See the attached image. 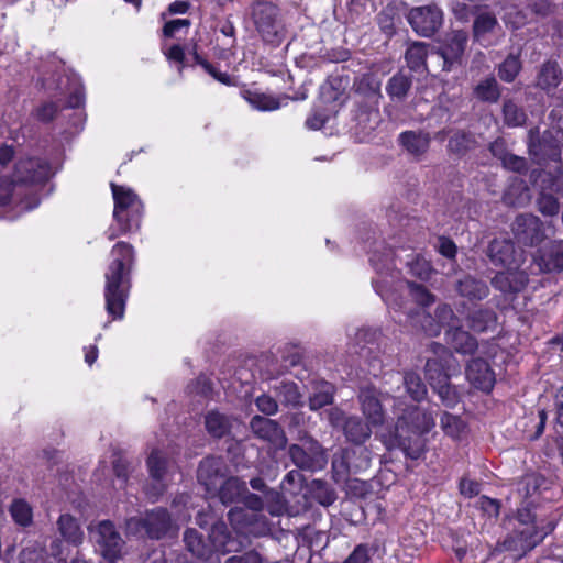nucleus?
Listing matches in <instances>:
<instances>
[{
  "instance_id": "nucleus-61",
  "label": "nucleus",
  "mask_w": 563,
  "mask_h": 563,
  "mask_svg": "<svg viewBox=\"0 0 563 563\" xmlns=\"http://www.w3.org/2000/svg\"><path fill=\"white\" fill-rule=\"evenodd\" d=\"M409 267L410 272L421 279H428L432 272L431 264L423 258H417L416 261H412L409 263Z\"/></svg>"
},
{
  "instance_id": "nucleus-4",
  "label": "nucleus",
  "mask_w": 563,
  "mask_h": 563,
  "mask_svg": "<svg viewBox=\"0 0 563 563\" xmlns=\"http://www.w3.org/2000/svg\"><path fill=\"white\" fill-rule=\"evenodd\" d=\"M531 505L530 501H526L522 507L518 508L517 525L503 542L505 550L526 553L553 531L554 525L552 522L541 528L536 525V515L531 511Z\"/></svg>"
},
{
  "instance_id": "nucleus-9",
  "label": "nucleus",
  "mask_w": 563,
  "mask_h": 563,
  "mask_svg": "<svg viewBox=\"0 0 563 563\" xmlns=\"http://www.w3.org/2000/svg\"><path fill=\"white\" fill-rule=\"evenodd\" d=\"M96 551L109 563H115L122 556L124 540L110 520H102L90 528Z\"/></svg>"
},
{
  "instance_id": "nucleus-5",
  "label": "nucleus",
  "mask_w": 563,
  "mask_h": 563,
  "mask_svg": "<svg viewBox=\"0 0 563 563\" xmlns=\"http://www.w3.org/2000/svg\"><path fill=\"white\" fill-rule=\"evenodd\" d=\"M124 530L126 536L162 540L168 537H175L177 526L166 508L155 507L144 511L140 516L126 518L124 521Z\"/></svg>"
},
{
  "instance_id": "nucleus-3",
  "label": "nucleus",
  "mask_w": 563,
  "mask_h": 563,
  "mask_svg": "<svg viewBox=\"0 0 563 563\" xmlns=\"http://www.w3.org/2000/svg\"><path fill=\"white\" fill-rule=\"evenodd\" d=\"M130 249H124L110 264L106 274V309L113 319H122L130 289Z\"/></svg>"
},
{
  "instance_id": "nucleus-32",
  "label": "nucleus",
  "mask_w": 563,
  "mask_h": 563,
  "mask_svg": "<svg viewBox=\"0 0 563 563\" xmlns=\"http://www.w3.org/2000/svg\"><path fill=\"white\" fill-rule=\"evenodd\" d=\"M205 424L208 433L213 438H223L232 427L230 417L213 410L206 415Z\"/></svg>"
},
{
  "instance_id": "nucleus-39",
  "label": "nucleus",
  "mask_w": 563,
  "mask_h": 563,
  "mask_svg": "<svg viewBox=\"0 0 563 563\" xmlns=\"http://www.w3.org/2000/svg\"><path fill=\"white\" fill-rule=\"evenodd\" d=\"M448 361L438 358H428L426 363V378L431 387L449 380L445 364Z\"/></svg>"
},
{
  "instance_id": "nucleus-54",
  "label": "nucleus",
  "mask_w": 563,
  "mask_h": 563,
  "mask_svg": "<svg viewBox=\"0 0 563 563\" xmlns=\"http://www.w3.org/2000/svg\"><path fill=\"white\" fill-rule=\"evenodd\" d=\"M44 551L37 545L25 547L19 555L20 563H43Z\"/></svg>"
},
{
  "instance_id": "nucleus-64",
  "label": "nucleus",
  "mask_w": 563,
  "mask_h": 563,
  "mask_svg": "<svg viewBox=\"0 0 563 563\" xmlns=\"http://www.w3.org/2000/svg\"><path fill=\"white\" fill-rule=\"evenodd\" d=\"M191 22L188 19H175L165 23L163 34L165 37H173L180 29H188Z\"/></svg>"
},
{
  "instance_id": "nucleus-27",
  "label": "nucleus",
  "mask_w": 563,
  "mask_h": 563,
  "mask_svg": "<svg viewBox=\"0 0 563 563\" xmlns=\"http://www.w3.org/2000/svg\"><path fill=\"white\" fill-rule=\"evenodd\" d=\"M456 291L471 301H479L489 295L488 285L474 276L466 275L455 285Z\"/></svg>"
},
{
  "instance_id": "nucleus-7",
  "label": "nucleus",
  "mask_w": 563,
  "mask_h": 563,
  "mask_svg": "<svg viewBox=\"0 0 563 563\" xmlns=\"http://www.w3.org/2000/svg\"><path fill=\"white\" fill-rule=\"evenodd\" d=\"M290 461L301 471L317 472L328 464L324 448L307 430H298L297 443L288 445Z\"/></svg>"
},
{
  "instance_id": "nucleus-26",
  "label": "nucleus",
  "mask_w": 563,
  "mask_h": 563,
  "mask_svg": "<svg viewBox=\"0 0 563 563\" xmlns=\"http://www.w3.org/2000/svg\"><path fill=\"white\" fill-rule=\"evenodd\" d=\"M445 341L446 344L460 354H473L478 346L477 340L459 324L446 329Z\"/></svg>"
},
{
  "instance_id": "nucleus-55",
  "label": "nucleus",
  "mask_w": 563,
  "mask_h": 563,
  "mask_svg": "<svg viewBox=\"0 0 563 563\" xmlns=\"http://www.w3.org/2000/svg\"><path fill=\"white\" fill-rule=\"evenodd\" d=\"M253 107L260 111H273L280 107L279 101L271 96L256 95L251 99Z\"/></svg>"
},
{
  "instance_id": "nucleus-62",
  "label": "nucleus",
  "mask_w": 563,
  "mask_h": 563,
  "mask_svg": "<svg viewBox=\"0 0 563 563\" xmlns=\"http://www.w3.org/2000/svg\"><path fill=\"white\" fill-rule=\"evenodd\" d=\"M335 82L336 79L331 80L321 87V97L324 102H343L340 100L342 92L334 86Z\"/></svg>"
},
{
  "instance_id": "nucleus-16",
  "label": "nucleus",
  "mask_w": 563,
  "mask_h": 563,
  "mask_svg": "<svg viewBox=\"0 0 563 563\" xmlns=\"http://www.w3.org/2000/svg\"><path fill=\"white\" fill-rule=\"evenodd\" d=\"M208 538L209 544L212 548V554L214 552L221 554L238 552L242 548V543L233 537L225 522L221 520L211 525Z\"/></svg>"
},
{
  "instance_id": "nucleus-37",
  "label": "nucleus",
  "mask_w": 563,
  "mask_h": 563,
  "mask_svg": "<svg viewBox=\"0 0 563 563\" xmlns=\"http://www.w3.org/2000/svg\"><path fill=\"white\" fill-rule=\"evenodd\" d=\"M474 96L485 102L494 103L500 97L499 85L494 76L486 77L474 87Z\"/></svg>"
},
{
  "instance_id": "nucleus-47",
  "label": "nucleus",
  "mask_w": 563,
  "mask_h": 563,
  "mask_svg": "<svg viewBox=\"0 0 563 563\" xmlns=\"http://www.w3.org/2000/svg\"><path fill=\"white\" fill-rule=\"evenodd\" d=\"M542 478L536 474H527L525 475L520 482L518 483L517 490L518 494L528 499L532 497L539 489L541 485Z\"/></svg>"
},
{
  "instance_id": "nucleus-1",
  "label": "nucleus",
  "mask_w": 563,
  "mask_h": 563,
  "mask_svg": "<svg viewBox=\"0 0 563 563\" xmlns=\"http://www.w3.org/2000/svg\"><path fill=\"white\" fill-rule=\"evenodd\" d=\"M52 175L48 163L38 157H23L14 164L12 178L0 177V207L9 208L14 219L40 205L32 186L44 184Z\"/></svg>"
},
{
  "instance_id": "nucleus-13",
  "label": "nucleus",
  "mask_w": 563,
  "mask_h": 563,
  "mask_svg": "<svg viewBox=\"0 0 563 563\" xmlns=\"http://www.w3.org/2000/svg\"><path fill=\"white\" fill-rule=\"evenodd\" d=\"M443 13L435 4L412 8L408 13L411 27L422 36L433 35L442 25Z\"/></svg>"
},
{
  "instance_id": "nucleus-31",
  "label": "nucleus",
  "mask_w": 563,
  "mask_h": 563,
  "mask_svg": "<svg viewBox=\"0 0 563 563\" xmlns=\"http://www.w3.org/2000/svg\"><path fill=\"white\" fill-rule=\"evenodd\" d=\"M335 388L331 383L321 380L314 382L312 393L309 396V408L318 410L324 406L331 405L333 401Z\"/></svg>"
},
{
  "instance_id": "nucleus-25",
  "label": "nucleus",
  "mask_w": 563,
  "mask_h": 563,
  "mask_svg": "<svg viewBox=\"0 0 563 563\" xmlns=\"http://www.w3.org/2000/svg\"><path fill=\"white\" fill-rule=\"evenodd\" d=\"M186 550L196 559L206 562L212 558V548L195 528H187L183 534Z\"/></svg>"
},
{
  "instance_id": "nucleus-59",
  "label": "nucleus",
  "mask_w": 563,
  "mask_h": 563,
  "mask_svg": "<svg viewBox=\"0 0 563 563\" xmlns=\"http://www.w3.org/2000/svg\"><path fill=\"white\" fill-rule=\"evenodd\" d=\"M501 164L506 169L516 173H525L527 170L526 159L515 154L508 153L506 157L501 161Z\"/></svg>"
},
{
  "instance_id": "nucleus-20",
  "label": "nucleus",
  "mask_w": 563,
  "mask_h": 563,
  "mask_svg": "<svg viewBox=\"0 0 563 563\" xmlns=\"http://www.w3.org/2000/svg\"><path fill=\"white\" fill-rule=\"evenodd\" d=\"M528 282V274L525 271H505L495 275L492 285L497 290L509 294L521 291Z\"/></svg>"
},
{
  "instance_id": "nucleus-36",
  "label": "nucleus",
  "mask_w": 563,
  "mask_h": 563,
  "mask_svg": "<svg viewBox=\"0 0 563 563\" xmlns=\"http://www.w3.org/2000/svg\"><path fill=\"white\" fill-rule=\"evenodd\" d=\"M411 84V76L397 73L388 80L386 92L393 100H402L410 90Z\"/></svg>"
},
{
  "instance_id": "nucleus-57",
  "label": "nucleus",
  "mask_w": 563,
  "mask_h": 563,
  "mask_svg": "<svg viewBox=\"0 0 563 563\" xmlns=\"http://www.w3.org/2000/svg\"><path fill=\"white\" fill-rule=\"evenodd\" d=\"M255 405L257 409L266 416L275 415L278 410V404L275 398L266 394L258 396L255 400Z\"/></svg>"
},
{
  "instance_id": "nucleus-8",
  "label": "nucleus",
  "mask_w": 563,
  "mask_h": 563,
  "mask_svg": "<svg viewBox=\"0 0 563 563\" xmlns=\"http://www.w3.org/2000/svg\"><path fill=\"white\" fill-rule=\"evenodd\" d=\"M253 20L264 42L278 46L286 30L279 19V9L271 2H258L253 9Z\"/></svg>"
},
{
  "instance_id": "nucleus-34",
  "label": "nucleus",
  "mask_w": 563,
  "mask_h": 563,
  "mask_svg": "<svg viewBox=\"0 0 563 563\" xmlns=\"http://www.w3.org/2000/svg\"><path fill=\"white\" fill-rule=\"evenodd\" d=\"M497 316L492 309H478L467 316V325L475 332H486L496 325Z\"/></svg>"
},
{
  "instance_id": "nucleus-53",
  "label": "nucleus",
  "mask_w": 563,
  "mask_h": 563,
  "mask_svg": "<svg viewBox=\"0 0 563 563\" xmlns=\"http://www.w3.org/2000/svg\"><path fill=\"white\" fill-rule=\"evenodd\" d=\"M113 472L118 479L121 481V486L128 482L130 473V463L122 453L115 452L112 461Z\"/></svg>"
},
{
  "instance_id": "nucleus-28",
  "label": "nucleus",
  "mask_w": 563,
  "mask_h": 563,
  "mask_svg": "<svg viewBox=\"0 0 563 563\" xmlns=\"http://www.w3.org/2000/svg\"><path fill=\"white\" fill-rule=\"evenodd\" d=\"M56 526L60 537L66 543L73 545L81 544L84 531L75 517L69 514H63L58 517Z\"/></svg>"
},
{
  "instance_id": "nucleus-49",
  "label": "nucleus",
  "mask_w": 563,
  "mask_h": 563,
  "mask_svg": "<svg viewBox=\"0 0 563 563\" xmlns=\"http://www.w3.org/2000/svg\"><path fill=\"white\" fill-rule=\"evenodd\" d=\"M544 190L545 189L542 188V192L538 198V209L544 216H555L559 213L560 203L554 196L544 192Z\"/></svg>"
},
{
  "instance_id": "nucleus-14",
  "label": "nucleus",
  "mask_w": 563,
  "mask_h": 563,
  "mask_svg": "<svg viewBox=\"0 0 563 563\" xmlns=\"http://www.w3.org/2000/svg\"><path fill=\"white\" fill-rule=\"evenodd\" d=\"M516 243L522 246H538L543 241L542 222L533 214H520L512 223Z\"/></svg>"
},
{
  "instance_id": "nucleus-10",
  "label": "nucleus",
  "mask_w": 563,
  "mask_h": 563,
  "mask_svg": "<svg viewBox=\"0 0 563 563\" xmlns=\"http://www.w3.org/2000/svg\"><path fill=\"white\" fill-rule=\"evenodd\" d=\"M394 397L395 396H390L388 393H383L374 386L361 388L357 396L360 408L364 418L368 423L373 424L374 428L385 424L387 412L383 404L390 398L394 400Z\"/></svg>"
},
{
  "instance_id": "nucleus-50",
  "label": "nucleus",
  "mask_w": 563,
  "mask_h": 563,
  "mask_svg": "<svg viewBox=\"0 0 563 563\" xmlns=\"http://www.w3.org/2000/svg\"><path fill=\"white\" fill-rule=\"evenodd\" d=\"M409 292L412 298L420 306L424 308L434 301L433 295H431L422 285L416 283H408Z\"/></svg>"
},
{
  "instance_id": "nucleus-17",
  "label": "nucleus",
  "mask_w": 563,
  "mask_h": 563,
  "mask_svg": "<svg viewBox=\"0 0 563 563\" xmlns=\"http://www.w3.org/2000/svg\"><path fill=\"white\" fill-rule=\"evenodd\" d=\"M466 378L473 387L485 393L490 391L496 382L494 372L483 358H473L467 364Z\"/></svg>"
},
{
  "instance_id": "nucleus-19",
  "label": "nucleus",
  "mask_w": 563,
  "mask_h": 563,
  "mask_svg": "<svg viewBox=\"0 0 563 563\" xmlns=\"http://www.w3.org/2000/svg\"><path fill=\"white\" fill-rule=\"evenodd\" d=\"M563 80V73L556 60L549 59L541 64L536 77V87L553 92Z\"/></svg>"
},
{
  "instance_id": "nucleus-46",
  "label": "nucleus",
  "mask_w": 563,
  "mask_h": 563,
  "mask_svg": "<svg viewBox=\"0 0 563 563\" xmlns=\"http://www.w3.org/2000/svg\"><path fill=\"white\" fill-rule=\"evenodd\" d=\"M432 389L438 394L442 404L445 407L453 408L460 401V396L454 386H452L449 380L441 383L439 385H434Z\"/></svg>"
},
{
  "instance_id": "nucleus-33",
  "label": "nucleus",
  "mask_w": 563,
  "mask_h": 563,
  "mask_svg": "<svg viewBox=\"0 0 563 563\" xmlns=\"http://www.w3.org/2000/svg\"><path fill=\"white\" fill-rule=\"evenodd\" d=\"M409 319L413 327L419 328L429 336H437L441 332V325L435 317L428 313L424 308H417L415 312L409 313Z\"/></svg>"
},
{
  "instance_id": "nucleus-41",
  "label": "nucleus",
  "mask_w": 563,
  "mask_h": 563,
  "mask_svg": "<svg viewBox=\"0 0 563 563\" xmlns=\"http://www.w3.org/2000/svg\"><path fill=\"white\" fill-rule=\"evenodd\" d=\"M10 514L15 523L29 527L33 522L32 507L24 499H15L10 506Z\"/></svg>"
},
{
  "instance_id": "nucleus-52",
  "label": "nucleus",
  "mask_w": 563,
  "mask_h": 563,
  "mask_svg": "<svg viewBox=\"0 0 563 563\" xmlns=\"http://www.w3.org/2000/svg\"><path fill=\"white\" fill-rule=\"evenodd\" d=\"M435 319L441 325V329L443 327L450 329L459 324V320L449 305H441L437 308Z\"/></svg>"
},
{
  "instance_id": "nucleus-38",
  "label": "nucleus",
  "mask_w": 563,
  "mask_h": 563,
  "mask_svg": "<svg viewBox=\"0 0 563 563\" xmlns=\"http://www.w3.org/2000/svg\"><path fill=\"white\" fill-rule=\"evenodd\" d=\"M406 393L415 401H421L427 396V387L421 377L415 372H406L402 377Z\"/></svg>"
},
{
  "instance_id": "nucleus-44",
  "label": "nucleus",
  "mask_w": 563,
  "mask_h": 563,
  "mask_svg": "<svg viewBox=\"0 0 563 563\" xmlns=\"http://www.w3.org/2000/svg\"><path fill=\"white\" fill-rule=\"evenodd\" d=\"M440 424L444 433L453 439H457L465 430L464 421L454 415L443 412L440 419Z\"/></svg>"
},
{
  "instance_id": "nucleus-42",
  "label": "nucleus",
  "mask_w": 563,
  "mask_h": 563,
  "mask_svg": "<svg viewBox=\"0 0 563 563\" xmlns=\"http://www.w3.org/2000/svg\"><path fill=\"white\" fill-rule=\"evenodd\" d=\"M475 143L476 141L471 133L459 131L450 137L448 150L449 152L461 156L473 148Z\"/></svg>"
},
{
  "instance_id": "nucleus-2",
  "label": "nucleus",
  "mask_w": 563,
  "mask_h": 563,
  "mask_svg": "<svg viewBox=\"0 0 563 563\" xmlns=\"http://www.w3.org/2000/svg\"><path fill=\"white\" fill-rule=\"evenodd\" d=\"M393 412L396 422L383 437L387 450H401L411 460H418L424 452L423 434L435 426L431 412L416 405L406 404L400 396L394 397Z\"/></svg>"
},
{
  "instance_id": "nucleus-58",
  "label": "nucleus",
  "mask_w": 563,
  "mask_h": 563,
  "mask_svg": "<svg viewBox=\"0 0 563 563\" xmlns=\"http://www.w3.org/2000/svg\"><path fill=\"white\" fill-rule=\"evenodd\" d=\"M51 555L58 563H66L69 556L68 545L65 544V541L60 539H54L49 545Z\"/></svg>"
},
{
  "instance_id": "nucleus-18",
  "label": "nucleus",
  "mask_w": 563,
  "mask_h": 563,
  "mask_svg": "<svg viewBox=\"0 0 563 563\" xmlns=\"http://www.w3.org/2000/svg\"><path fill=\"white\" fill-rule=\"evenodd\" d=\"M373 428L366 419L352 415L344 419L342 431L347 442L362 445L371 438Z\"/></svg>"
},
{
  "instance_id": "nucleus-22",
  "label": "nucleus",
  "mask_w": 563,
  "mask_h": 563,
  "mask_svg": "<svg viewBox=\"0 0 563 563\" xmlns=\"http://www.w3.org/2000/svg\"><path fill=\"white\" fill-rule=\"evenodd\" d=\"M217 490L210 497H218L224 506H228L241 501L247 493V486L239 477L229 475Z\"/></svg>"
},
{
  "instance_id": "nucleus-30",
  "label": "nucleus",
  "mask_w": 563,
  "mask_h": 563,
  "mask_svg": "<svg viewBox=\"0 0 563 563\" xmlns=\"http://www.w3.org/2000/svg\"><path fill=\"white\" fill-rule=\"evenodd\" d=\"M307 493L323 507L333 505L338 499L335 489L327 481L320 478L312 479L308 484Z\"/></svg>"
},
{
  "instance_id": "nucleus-35",
  "label": "nucleus",
  "mask_w": 563,
  "mask_h": 563,
  "mask_svg": "<svg viewBox=\"0 0 563 563\" xmlns=\"http://www.w3.org/2000/svg\"><path fill=\"white\" fill-rule=\"evenodd\" d=\"M522 69L520 53H510L498 65V77L505 82H512Z\"/></svg>"
},
{
  "instance_id": "nucleus-24",
  "label": "nucleus",
  "mask_w": 563,
  "mask_h": 563,
  "mask_svg": "<svg viewBox=\"0 0 563 563\" xmlns=\"http://www.w3.org/2000/svg\"><path fill=\"white\" fill-rule=\"evenodd\" d=\"M398 141L410 155L420 158L428 152L431 137L428 132L405 131L399 134Z\"/></svg>"
},
{
  "instance_id": "nucleus-6",
  "label": "nucleus",
  "mask_w": 563,
  "mask_h": 563,
  "mask_svg": "<svg viewBox=\"0 0 563 563\" xmlns=\"http://www.w3.org/2000/svg\"><path fill=\"white\" fill-rule=\"evenodd\" d=\"M114 200L113 219L121 232L137 230L143 218L144 206L129 187L110 184Z\"/></svg>"
},
{
  "instance_id": "nucleus-56",
  "label": "nucleus",
  "mask_w": 563,
  "mask_h": 563,
  "mask_svg": "<svg viewBox=\"0 0 563 563\" xmlns=\"http://www.w3.org/2000/svg\"><path fill=\"white\" fill-rule=\"evenodd\" d=\"M54 75L52 77H48L47 71H42V86L46 89H63V78L60 75H58V78L55 79V75L63 68V65L60 62L54 60Z\"/></svg>"
},
{
  "instance_id": "nucleus-43",
  "label": "nucleus",
  "mask_w": 563,
  "mask_h": 563,
  "mask_svg": "<svg viewBox=\"0 0 563 563\" xmlns=\"http://www.w3.org/2000/svg\"><path fill=\"white\" fill-rule=\"evenodd\" d=\"M147 468L153 481H164L167 460L159 450H153L147 459Z\"/></svg>"
},
{
  "instance_id": "nucleus-21",
  "label": "nucleus",
  "mask_w": 563,
  "mask_h": 563,
  "mask_svg": "<svg viewBox=\"0 0 563 563\" xmlns=\"http://www.w3.org/2000/svg\"><path fill=\"white\" fill-rule=\"evenodd\" d=\"M487 256L495 266L505 267L506 271H521L525 263V249H486Z\"/></svg>"
},
{
  "instance_id": "nucleus-12",
  "label": "nucleus",
  "mask_w": 563,
  "mask_h": 563,
  "mask_svg": "<svg viewBox=\"0 0 563 563\" xmlns=\"http://www.w3.org/2000/svg\"><path fill=\"white\" fill-rule=\"evenodd\" d=\"M467 41L468 35L465 31H452L446 35L439 51L429 57L442 60V69L451 70L455 64H461Z\"/></svg>"
},
{
  "instance_id": "nucleus-51",
  "label": "nucleus",
  "mask_w": 563,
  "mask_h": 563,
  "mask_svg": "<svg viewBox=\"0 0 563 563\" xmlns=\"http://www.w3.org/2000/svg\"><path fill=\"white\" fill-rule=\"evenodd\" d=\"M542 184L543 189H548L563 197V169H559L555 174L545 173Z\"/></svg>"
},
{
  "instance_id": "nucleus-11",
  "label": "nucleus",
  "mask_w": 563,
  "mask_h": 563,
  "mask_svg": "<svg viewBox=\"0 0 563 563\" xmlns=\"http://www.w3.org/2000/svg\"><path fill=\"white\" fill-rule=\"evenodd\" d=\"M230 475L229 466L221 456L209 455L199 462L197 481L210 497Z\"/></svg>"
},
{
  "instance_id": "nucleus-48",
  "label": "nucleus",
  "mask_w": 563,
  "mask_h": 563,
  "mask_svg": "<svg viewBox=\"0 0 563 563\" xmlns=\"http://www.w3.org/2000/svg\"><path fill=\"white\" fill-rule=\"evenodd\" d=\"M276 390L287 405L297 406L301 401V394L294 382H283L276 387Z\"/></svg>"
},
{
  "instance_id": "nucleus-23",
  "label": "nucleus",
  "mask_w": 563,
  "mask_h": 563,
  "mask_svg": "<svg viewBox=\"0 0 563 563\" xmlns=\"http://www.w3.org/2000/svg\"><path fill=\"white\" fill-rule=\"evenodd\" d=\"M499 23L496 16L489 12L479 13L473 23V36L476 42L483 46H489L494 44L492 36L499 30Z\"/></svg>"
},
{
  "instance_id": "nucleus-60",
  "label": "nucleus",
  "mask_w": 563,
  "mask_h": 563,
  "mask_svg": "<svg viewBox=\"0 0 563 563\" xmlns=\"http://www.w3.org/2000/svg\"><path fill=\"white\" fill-rule=\"evenodd\" d=\"M377 336V331L367 328H362L355 332L354 341L355 344L360 346L361 350H363L367 344L375 342Z\"/></svg>"
},
{
  "instance_id": "nucleus-29",
  "label": "nucleus",
  "mask_w": 563,
  "mask_h": 563,
  "mask_svg": "<svg viewBox=\"0 0 563 563\" xmlns=\"http://www.w3.org/2000/svg\"><path fill=\"white\" fill-rule=\"evenodd\" d=\"M533 262L544 273L563 269V249H538Z\"/></svg>"
},
{
  "instance_id": "nucleus-63",
  "label": "nucleus",
  "mask_w": 563,
  "mask_h": 563,
  "mask_svg": "<svg viewBox=\"0 0 563 563\" xmlns=\"http://www.w3.org/2000/svg\"><path fill=\"white\" fill-rule=\"evenodd\" d=\"M369 561V549L366 544H358L342 563H367Z\"/></svg>"
},
{
  "instance_id": "nucleus-40",
  "label": "nucleus",
  "mask_w": 563,
  "mask_h": 563,
  "mask_svg": "<svg viewBox=\"0 0 563 563\" xmlns=\"http://www.w3.org/2000/svg\"><path fill=\"white\" fill-rule=\"evenodd\" d=\"M504 123L509 128L521 126L527 120L526 112L514 100H506L503 106Z\"/></svg>"
},
{
  "instance_id": "nucleus-15",
  "label": "nucleus",
  "mask_w": 563,
  "mask_h": 563,
  "mask_svg": "<svg viewBox=\"0 0 563 563\" xmlns=\"http://www.w3.org/2000/svg\"><path fill=\"white\" fill-rule=\"evenodd\" d=\"M250 427L254 434L271 442L277 449H285L287 446V437L279 423L275 420L262 416H254L251 419Z\"/></svg>"
},
{
  "instance_id": "nucleus-45",
  "label": "nucleus",
  "mask_w": 563,
  "mask_h": 563,
  "mask_svg": "<svg viewBox=\"0 0 563 563\" xmlns=\"http://www.w3.org/2000/svg\"><path fill=\"white\" fill-rule=\"evenodd\" d=\"M427 57V46L423 43H415L406 52V60L411 70H419L426 64Z\"/></svg>"
}]
</instances>
